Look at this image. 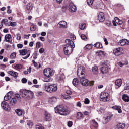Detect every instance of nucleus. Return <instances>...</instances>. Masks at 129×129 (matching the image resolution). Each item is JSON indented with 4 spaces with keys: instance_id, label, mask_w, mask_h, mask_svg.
Returning <instances> with one entry per match:
<instances>
[{
    "instance_id": "obj_13",
    "label": "nucleus",
    "mask_w": 129,
    "mask_h": 129,
    "mask_svg": "<svg viewBox=\"0 0 129 129\" xmlns=\"http://www.w3.org/2000/svg\"><path fill=\"white\" fill-rule=\"evenodd\" d=\"M119 44H120L121 46H125V45H129V40H127V39H123L119 41Z\"/></svg>"
},
{
    "instance_id": "obj_60",
    "label": "nucleus",
    "mask_w": 129,
    "mask_h": 129,
    "mask_svg": "<svg viewBox=\"0 0 129 129\" xmlns=\"http://www.w3.org/2000/svg\"><path fill=\"white\" fill-rule=\"evenodd\" d=\"M66 93L68 95H71V94H72V92L69 90H68L66 92Z\"/></svg>"
},
{
    "instance_id": "obj_8",
    "label": "nucleus",
    "mask_w": 129,
    "mask_h": 129,
    "mask_svg": "<svg viewBox=\"0 0 129 129\" xmlns=\"http://www.w3.org/2000/svg\"><path fill=\"white\" fill-rule=\"evenodd\" d=\"M55 71L51 69H46L44 70V74L46 77H51L54 75Z\"/></svg>"
},
{
    "instance_id": "obj_36",
    "label": "nucleus",
    "mask_w": 129,
    "mask_h": 129,
    "mask_svg": "<svg viewBox=\"0 0 129 129\" xmlns=\"http://www.w3.org/2000/svg\"><path fill=\"white\" fill-rule=\"evenodd\" d=\"M37 30V26L35 25L32 24L30 27V31L32 32H35Z\"/></svg>"
},
{
    "instance_id": "obj_34",
    "label": "nucleus",
    "mask_w": 129,
    "mask_h": 129,
    "mask_svg": "<svg viewBox=\"0 0 129 129\" xmlns=\"http://www.w3.org/2000/svg\"><path fill=\"white\" fill-rule=\"evenodd\" d=\"M78 82V79H77V78H75L73 79L72 83L74 86H77Z\"/></svg>"
},
{
    "instance_id": "obj_35",
    "label": "nucleus",
    "mask_w": 129,
    "mask_h": 129,
    "mask_svg": "<svg viewBox=\"0 0 129 129\" xmlns=\"http://www.w3.org/2000/svg\"><path fill=\"white\" fill-rule=\"evenodd\" d=\"M8 26H11V27H15L17 26V23L15 22H11L8 23Z\"/></svg>"
},
{
    "instance_id": "obj_52",
    "label": "nucleus",
    "mask_w": 129,
    "mask_h": 129,
    "mask_svg": "<svg viewBox=\"0 0 129 129\" xmlns=\"http://www.w3.org/2000/svg\"><path fill=\"white\" fill-rule=\"evenodd\" d=\"M44 52L45 49L43 48H41L39 50V52L40 53V54H43V53H44Z\"/></svg>"
},
{
    "instance_id": "obj_64",
    "label": "nucleus",
    "mask_w": 129,
    "mask_h": 129,
    "mask_svg": "<svg viewBox=\"0 0 129 129\" xmlns=\"http://www.w3.org/2000/svg\"><path fill=\"white\" fill-rule=\"evenodd\" d=\"M71 38L72 40H76V37H75V35H71Z\"/></svg>"
},
{
    "instance_id": "obj_63",
    "label": "nucleus",
    "mask_w": 129,
    "mask_h": 129,
    "mask_svg": "<svg viewBox=\"0 0 129 129\" xmlns=\"http://www.w3.org/2000/svg\"><path fill=\"white\" fill-rule=\"evenodd\" d=\"M104 41L105 42V45H108V41H107V39L104 38Z\"/></svg>"
},
{
    "instance_id": "obj_46",
    "label": "nucleus",
    "mask_w": 129,
    "mask_h": 129,
    "mask_svg": "<svg viewBox=\"0 0 129 129\" xmlns=\"http://www.w3.org/2000/svg\"><path fill=\"white\" fill-rule=\"evenodd\" d=\"M80 37H81L82 40H84V41L87 40V37L84 34H82L80 36Z\"/></svg>"
},
{
    "instance_id": "obj_24",
    "label": "nucleus",
    "mask_w": 129,
    "mask_h": 129,
    "mask_svg": "<svg viewBox=\"0 0 129 129\" xmlns=\"http://www.w3.org/2000/svg\"><path fill=\"white\" fill-rule=\"evenodd\" d=\"M125 127V124L120 123L117 125L116 129H123Z\"/></svg>"
},
{
    "instance_id": "obj_39",
    "label": "nucleus",
    "mask_w": 129,
    "mask_h": 129,
    "mask_svg": "<svg viewBox=\"0 0 129 129\" xmlns=\"http://www.w3.org/2000/svg\"><path fill=\"white\" fill-rule=\"evenodd\" d=\"M93 2L94 0H87V3L88 6H91V8H92V5H93Z\"/></svg>"
},
{
    "instance_id": "obj_57",
    "label": "nucleus",
    "mask_w": 129,
    "mask_h": 129,
    "mask_svg": "<svg viewBox=\"0 0 129 129\" xmlns=\"http://www.w3.org/2000/svg\"><path fill=\"white\" fill-rule=\"evenodd\" d=\"M23 46H24V45H23L22 44H17V47L19 49H22V48H23Z\"/></svg>"
},
{
    "instance_id": "obj_61",
    "label": "nucleus",
    "mask_w": 129,
    "mask_h": 129,
    "mask_svg": "<svg viewBox=\"0 0 129 129\" xmlns=\"http://www.w3.org/2000/svg\"><path fill=\"white\" fill-rule=\"evenodd\" d=\"M17 40H18L19 41H20V40H21V34H18L17 35Z\"/></svg>"
},
{
    "instance_id": "obj_29",
    "label": "nucleus",
    "mask_w": 129,
    "mask_h": 129,
    "mask_svg": "<svg viewBox=\"0 0 129 129\" xmlns=\"http://www.w3.org/2000/svg\"><path fill=\"white\" fill-rule=\"evenodd\" d=\"M91 123L92 125L95 128H96L97 127H98V123H97V122L95 121V120H92Z\"/></svg>"
},
{
    "instance_id": "obj_7",
    "label": "nucleus",
    "mask_w": 129,
    "mask_h": 129,
    "mask_svg": "<svg viewBox=\"0 0 129 129\" xmlns=\"http://www.w3.org/2000/svg\"><path fill=\"white\" fill-rule=\"evenodd\" d=\"M101 101H104V102H106L110 100V96L109 94L106 92H102L100 95Z\"/></svg>"
},
{
    "instance_id": "obj_40",
    "label": "nucleus",
    "mask_w": 129,
    "mask_h": 129,
    "mask_svg": "<svg viewBox=\"0 0 129 129\" xmlns=\"http://www.w3.org/2000/svg\"><path fill=\"white\" fill-rule=\"evenodd\" d=\"M93 73H97L98 72V68L97 66L93 67L92 68Z\"/></svg>"
},
{
    "instance_id": "obj_1",
    "label": "nucleus",
    "mask_w": 129,
    "mask_h": 129,
    "mask_svg": "<svg viewBox=\"0 0 129 129\" xmlns=\"http://www.w3.org/2000/svg\"><path fill=\"white\" fill-rule=\"evenodd\" d=\"M85 69L84 67H79L77 71V75L80 78V81L83 86H92L94 84V81L89 82L85 78Z\"/></svg>"
},
{
    "instance_id": "obj_62",
    "label": "nucleus",
    "mask_w": 129,
    "mask_h": 129,
    "mask_svg": "<svg viewBox=\"0 0 129 129\" xmlns=\"http://www.w3.org/2000/svg\"><path fill=\"white\" fill-rule=\"evenodd\" d=\"M110 116H107L105 118V120H106V121H109V120H110Z\"/></svg>"
},
{
    "instance_id": "obj_37",
    "label": "nucleus",
    "mask_w": 129,
    "mask_h": 129,
    "mask_svg": "<svg viewBox=\"0 0 129 129\" xmlns=\"http://www.w3.org/2000/svg\"><path fill=\"white\" fill-rule=\"evenodd\" d=\"M85 27H86V25L84 23L80 24L79 25L80 30H84L85 29Z\"/></svg>"
},
{
    "instance_id": "obj_18",
    "label": "nucleus",
    "mask_w": 129,
    "mask_h": 129,
    "mask_svg": "<svg viewBox=\"0 0 129 129\" xmlns=\"http://www.w3.org/2000/svg\"><path fill=\"white\" fill-rule=\"evenodd\" d=\"M84 118V115L83 114L80 112H78L77 113V119L79 120H81V119H83Z\"/></svg>"
},
{
    "instance_id": "obj_49",
    "label": "nucleus",
    "mask_w": 129,
    "mask_h": 129,
    "mask_svg": "<svg viewBox=\"0 0 129 129\" xmlns=\"http://www.w3.org/2000/svg\"><path fill=\"white\" fill-rule=\"evenodd\" d=\"M90 101L88 98L85 99L84 103L85 104H89Z\"/></svg>"
},
{
    "instance_id": "obj_56",
    "label": "nucleus",
    "mask_w": 129,
    "mask_h": 129,
    "mask_svg": "<svg viewBox=\"0 0 129 129\" xmlns=\"http://www.w3.org/2000/svg\"><path fill=\"white\" fill-rule=\"evenodd\" d=\"M22 83H27V81H28V80L25 78H23L21 80Z\"/></svg>"
},
{
    "instance_id": "obj_21",
    "label": "nucleus",
    "mask_w": 129,
    "mask_h": 129,
    "mask_svg": "<svg viewBox=\"0 0 129 129\" xmlns=\"http://www.w3.org/2000/svg\"><path fill=\"white\" fill-rule=\"evenodd\" d=\"M115 84L118 87H120L121 86V84H122V80L121 79H118L115 81Z\"/></svg>"
},
{
    "instance_id": "obj_32",
    "label": "nucleus",
    "mask_w": 129,
    "mask_h": 129,
    "mask_svg": "<svg viewBox=\"0 0 129 129\" xmlns=\"http://www.w3.org/2000/svg\"><path fill=\"white\" fill-rule=\"evenodd\" d=\"M57 101V98L56 97H52L49 99V103H54Z\"/></svg>"
},
{
    "instance_id": "obj_33",
    "label": "nucleus",
    "mask_w": 129,
    "mask_h": 129,
    "mask_svg": "<svg viewBox=\"0 0 129 129\" xmlns=\"http://www.w3.org/2000/svg\"><path fill=\"white\" fill-rule=\"evenodd\" d=\"M10 103L12 106L15 105V104L17 103V99L16 98H12L10 101Z\"/></svg>"
},
{
    "instance_id": "obj_14",
    "label": "nucleus",
    "mask_w": 129,
    "mask_h": 129,
    "mask_svg": "<svg viewBox=\"0 0 129 129\" xmlns=\"http://www.w3.org/2000/svg\"><path fill=\"white\" fill-rule=\"evenodd\" d=\"M101 71L103 74H107L109 71V69L107 67H102Z\"/></svg>"
},
{
    "instance_id": "obj_5",
    "label": "nucleus",
    "mask_w": 129,
    "mask_h": 129,
    "mask_svg": "<svg viewBox=\"0 0 129 129\" xmlns=\"http://www.w3.org/2000/svg\"><path fill=\"white\" fill-rule=\"evenodd\" d=\"M58 89V87L56 84H51L48 86L44 85V90L46 92L49 93H53V92H56Z\"/></svg>"
},
{
    "instance_id": "obj_45",
    "label": "nucleus",
    "mask_w": 129,
    "mask_h": 129,
    "mask_svg": "<svg viewBox=\"0 0 129 129\" xmlns=\"http://www.w3.org/2000/svg\"><path fill=\"white\" fill-rule=\"evenodd\" d=\"M128 62L127 61H126L125 63H122V62H119L118 63V64L119 65V66H120V67H122L123 65H128Z\"/></svg>"
},
{
    "instance_id": "obj_25",
    "label": "nucleus",
    "mask_w": 129,
    "mask_h": 129,
    "mask_svg": "<svg viewBox=\"0 0 129 129\" xmlns=\"http://www.w3.org/2000/svg\"><path fill=\"white\" fill-rule=\"evenodd\" d=\"M26 9L28 11H31L33 9V3L30 2L26 5Z\"/></svg>"
},
{
    "instance_id": "obj_38",
    "label": "nucleus",
    "mask_w": 129,
    "mask_h": 129,
    "mask_svg": "<svg viewBox=\"0 0 129 129\" xmlns=\"http://www.w3.org/2000/svg\"><path fill=\"white\" fill-rule=\"evenodd\" d=\"M85 50H91L92 49V44H87L85 46Z\"/></svg>"
},
{
    "instance_id": "obj_20",
    "label": "nucleus",
    "mask_w": 129,
    "mask_h": 129,
    "mask_svg": "<svg viewBox=\"0 0 129 129\" xmlns=\"http://www.w3.org/2000/svg\"><path fill=\"white\" fill-rule=\"evenodd\" d=\"M5 39L6 41V42H8L10 43V42H12V35L11 34H6L5 36Z\"/></svg>"
},
{
    "instance_id": "obj_41",
    "label": "nucleus",
    "mask_w": 129,
    "mask_h": 129,
    "mask_svg": "<svg viewBox=\"0 0 129 129\" xmlns=\"http://www.w3.org/2000/svg\"><path fill=\"white\" fill-rule=\"evenodd\" d=\"M27 125L29 126V128H32L33 125V122L31 121L30 120L28 121Z\"/></svg>"
},
{
    "instance_id": "obj_6",
    "label": "nucleus",
    "mask_w": 129,
    "mask_h": 129,
    "mask_svg": "<svg viewBox=\"0 0 129 129\" xmlns=\"http://www.w3.org/2000/svg\"><path fill=\"white\" fill-rule=\"evenodd\" d=\"M19 53L20 54V56H26L22 57V59H28L29 57H30V55H31V50L30 49H23L19 51Z\"/></svg>"
},
{
    "instance_id": "obj_50",
    "label": "nucleus",
    "mask_w": 129,
    "mask_h": 129,
    "mask_svg": "<svg viewBox=\"0 0 129 129\" xmlns=\"http://www.w3.org/2000/svg\"><path fill=\"white\" fill-rule=\"evenodd\" d=\"M36 48H37V49H39V48H41V42H37L36 43Z\"/></svg>"
},
{
    "instance_id": "obj_26",
    "label": "nucleus",
    "mask_w": 129,
    "mask_h": 129,
    "mask_svg": "<svg viewBox=\"0 0 129 129\" xmlns=\"http://www.w3.org/2000/svg\"><path fill=\"white\" fill-rule=\"evenodd\" d=\"M95 48H99V49H102V44L100 42H97L94 45Z\"/></svg>"
},
{
    "instance_id": "obj_43",
    "label": "nucleus",
    "mask_w": 129,
    "mask_h": 129,
    "mask_svg": "<svg viewBox=\"0 0 129 129\" xmlns=\"http://www.w3.org/2000/svg\"><path fill=\"white\" fill-rule=\"evenodd\" d=\"M6 95L8 96L9 98H12L13 97V91L9 92Z\"/></svg>"
},
{
    "instance_id": "obj_44",
    "label": "nucleus",
    "mask_w": 129,
    "mask_h": 129,
    "mask_svg": "<svg viewBox=\"0 0 129 129\" xmlns=\"http://www.w3.org/2000/svg\"><path fill=\"white\" fill-rule=\"evenodd\" d=\"M8 22L9 20L7 19H4L1 21V23H3L5 25H8V23H9Z\"/></svg>"
},
{
    "instance_id": "obj_27",
    "label": "nucleus",
    "mask_w": 129,
    "mask_h": 129,
    "mask_svg": "<svg viewBox=\"0 0 129 129\" xmlns=\"http://www.w3.org/2000/svg\"><path fill=\"white\" fill-rule=\"evenodd\" d=\"M45 120L46 121H51V114L48 113H45Z\"/></svg>"
},
{
    "instance_id": "obj_19",
    "label": "nucleus",
    "mask_w": 129,
    "mask_h": 129,
    "mask_svg": "<svg viewBox=\"0 0 129 129\" xmlns=\"http://www.w3.org/2000/svg\"><path fill=\"white\" fill-rule=\"evenodd\" d=\"M8 74L11 75V76H13V77H18V73L17 72L10 71L8 72Z\"/></svg>"
},
{
    "instance_id": "obj_55",
    "label": "nucleus",
    "mask_w": 129,
    "mask_h": 129,
    "mask_svg": "<svg viewBox=\"0 0 129 129\" xmlns=\"http://www.w3.org/2000/svg\"><path fill=\"white\" fill-rule=\"evenodd\" d=\"M9 99H11V98H9V97L7 95H6L4 97V100L5 101H8V100H9Z\"/></svg>"
},
{
    "instance_id": "obj_54",
    "label": "nucleus",
    "mask_w": 129,
    "mask_h": 129,
    "mask_svg": "<svg viewBox=\"0 0 129 129\" xmlns=\"http://www.w3.org/2000/svg\"><path fill=\"white\" fill-rule=\"evenodd\" d=\"M63 97L64 98V99H70V98H71V97L69 95H64V96H63Z\"/></svg>"
},
{
    "instance_id": "obj_53",
    "label": "nucleus",
    "mask_w": 129,
    "mask_h": 129,
    "mask_svg": "<svg viewBox=\"0 0 129 129\" xmlns=\"http://www.w3.org/2000/svg\"><path fill=\"white\" fill-rule=\"evenodd\" d=\"M106 25H107V26H108V27H111V22L109 21H107L106 22Z\"/></svg>"
},
{
    "instance_id": "obj_59",
    "label": "nucleus",
    "mask_w": 129,
    "mask_h": 129,
    "mask_svg": "<svg viewBox=\"0 0 129 129\" xmlns=\"http://www.w3.org/2000/svg\"><path fill=\"white\" fill-rule=\"evenodd\" d=\"M81 102H77L76 103V106L77 107H80L81 106Z\"/></svg>"
},
{
    "instance_id": "obj_28",
    "label": "nucleus",
    "mask_w": 129,
    "mask_h": 129,
    "mask_svg": "<svg viewBox=\"0 0 129 129\" xmlns=\"http://www.w3.org/2000/svg\"><path fill=\"white\" fill-rule=\"evenodd\" d=\"M122 99L125 101V102H129V96L126 94H124L123 95Z\"/></svg>"
},
{
    "instance_id": "obj_16",
    "label": "nucleus",
    "mask_w": 129,
    "mask_h": 129,
    "mask_svg": "<svg viewBox=\"0 0 129 129\" xmlns=\"http://www.w3.org/2000/svg\"><path fill=\"white\" fill-rule=\"evenodd\" d=\"M58 25H59V28H62V29L67 28V22L64 21H60Z\"/></svg>"
},
{
    "instance_id": "obj_12",
    "label": "nucleus",
    "mask_w": 129,
    "mask_h": 129,
    "mask_svg": "<svg viewBox=\"0 0 129 129\" xmlns=\"http://www.w3.org/2000/svg\"><path fill=\"white\" fill-rule=\"evenodd\" d=\"M98 19L99 22H104L105 20V17L104 16V13L100 12L98 16Z\"/></svg>"
},
{
    "instance_id": "obj_4",
    "label": "nucleus",
    "mask_w": 129,
    "mask_h": 129,
    "mask_svg": "<svg viewBox=\"0 0 129 129\" xmlns=\"http://www.w3.org/2000/svg\"><path fill=\"white\" fill-rule=\"evenodd\" d=\"M56 113H59L60 115H67L68 114V110L65 109L64 105H60L54 108Z\"/></svg>"
},
{
    "instance_id": "obj_42",
    "label": "nucleus",
    "mask_w": 129,
    "mask_h": 129,
    "mask_svg": "<svg viewBox=\"0 0 129 129\" xmlns=\"http://www.w3.org/2000/svg\"><path fill=\"white\" fill-rule=\"evenodd\" d=\"M98 112H99V114H101V113H104V109L102 108H100L99 110H97Z\"/></svg>"
},
{
    "instance_id": "obj_22",
    "label": "nucleus",
    "mask_w": 129,
    "mask_h": 129,
    "mask_svg": "<svg viewBox=\"0 0 129 129\" xmlns=\"http://www.w3.org/2000/svg\"><path fill=\"white\" fill-rule=\"evenodd\" d=\"M113 109H115V110H117L119 113H121L122 112V110H121V107L120 106H114L112 107Z\"/></svg>"
},
{
    "instance_id": "obj_48",
    "label": "nucleus",
    "mask_w": 129,
    "mask_h": 129,
    "mask_svg": "<svg viewBox=\"0 0 129 129\" xmlns=\"http://www.w3.org/2000/svg\"><path fill=\"white\" fill-rule=\"evenodd\" d=\"M16 55H17V53H16V52H13L11 53V54L10 55V57L12 59H15L16 58Z\"/></svg>"
},
{
    "instance_id": "obj_47",
    "label": "nucleus",
    "mask_w": 129,
    "mask_h": 129,
    "mask_svg": "<svg viewBox=\"0 0 129 129\" xmlns=\"http://www.w3.org/2000/svg\"><path fill=\"white\" fill-rule=\"evenodd\" d=\"M108 65H109V63H108V61H104L103 63V67H108Z\"/></svg>"
},
{
    "instance_id": "obj_15",
    "label": "nucleus",
    "mask_w": 129,
    "mask_h": 129,
    "mask_svg": "<svg viewBox=\"0 0 129 129\" xmlns=\"http://www.w3.org/2000/svg\"><path fill=\"white\" fill-rule=\"evenodd\" d=\"M121 50H122V48L120 47H118L114 49L113 50L114 55L116 56H119V55H120V53H121Z\"/></svg>"
},
{
    "instance_id": "obj_3",
    "label": "nucleus",
    "mask_w": 129,
    "mask_h": 129,
    "mask_svg": "<svg viewBox=\"0 0 129 129\" xmlns=\"http://www.w3.org/2000/svg\"><path fill=\"white\" fill-rule=\"evenodd\" d=\"M20 94L23 98H25L28 100L32 99L34 96V93L32 91L21 89L20 90Z\"/></svg>"
},
{
    "instance_id": "obj_58",
    "label": "nucleus",
    "mask_w": 129,
    "mask_h": 129,
    "mask_svg": "<svg viewBox=\"0 0 129 129\" xmlns=\"http://www.w3.org/2000/svg\"><path fill=\"white\" fill-rule=\"evenodd\" d=\"M72 121H70L68 122V126H69V127H71V126H72Z\"/></svg>"
},
{
    "instance_id": "obj_10",
    "label": "nucleus",
    "mask_w": 129,
    "mask_h": 129,
    "mask_svg": "<svg viewBox=\"0 0 129 129\" xmlns=\"http://www.w3.org/2000/svg\"><path fill=\"white\" fill-rule=\"evenodd\" d=\"M1 107L3 108V109H4V110H6L7 111H8V110H10L11 109L10 105H9V104L7 103L6 101H3L2 102Z\"/></svg>"
},
{
    "instance_id": "obj_30",
    "label": "nucleus",
    "mask_w": 129,
    "mask_h": 129,
    "mask_svg": "<svg viewBox=\"0 0 129 129\" xmlns=\"http://www.w3.org/2000/svg\"><path fill=\"white\" fill-rule=\"evenodd\" d=\"M43 81H44V82H51V81H53V79L51 77H46L44 78Z\"/></svg>"
},
{
    "instance_id": "obj_31",
    "label": "nucleus",
    "mask_w": 129,
    "mask_h": 129,
    "mask_svg": "<svg viewBox=\"0 0 129 129\" xmlns=\"http://www.w3.org/2000/svg\"><path fill=\"white\" fill-rule=\"evenodd\" d=\"M115 21L118 25H122V23H123V22H122V20H121L118 17L115 18Z\"/></svg>"
},
{
    "instance_id": "obj_2",
    "label": "nucleus",
    "mask_w": 129,
    "mask_h": 129,
    "mask_svg": "<svg viewBox=\"0 0 129 129\" xmlns=\"http://www.w3.org/2000/svg\"><path fill=\"white\" fill-rule=\"evenodd\" d=\"M66 43L67 44L64 46L63 51L65 55L69 56V55L72 54L73 49L75 48V45L73 41L68 39L66 40Z\"/></svg>"
},
{
    "instance_id": "obj_17",
    "label": "nucleus",
    "mask_w": 129,
    "mask_h": 129,
    "mask_svg": "<svg viewBox=\"0 0 129 129\" xmlns=\"http://www.w3.org/2000/svg\"><path fill=\"white\" fill-rule=\"evenodd\" d=\"M91 8L92 9H99L100 8V2L99 1L94 2L93 6Z\"/></svg>"
},
{
    "instance_id": "obj_11",
    "label": "nucleus",
    "mask_w": 129,
    "mask_h": 129,
    "mask_svg": "<svg viewBox=\"0 0 129 129\" xmlns=\"http://www.w3.org/2000/svg\"><path fill=\"white\" fill-rule=\"evenodd\" d=\"M15 112L18 116H23V119H27L26 118L24 117V114H25V110H22L21 109H17L15 110Z\"/></svg>"
},
{
    "instance_id": "obj_9",
    "label": "nucleus",
    "mask_w": 129,
    "mask_h": 129,
    "mask_svg": "<svg viewBox=\"0 0 129 129\" xmlns=\"http://www.w3.org/2000/svg\"><path fill=\"white\" fill-rule=\"evenodd\" d=\"M69 12L75 13L77 11L76 6L74 5L73 2H70L68 7Z\"/></svg>"
},
{
    "instance_id": "obj_51",
    "label": "nucleus",
    "mask_w": 129,
    "mask_h": 129,
    "mask_svg": "<svg viewBox=\"0 0 129 129\" xmlns=\"http://www.w3.org/2000/svg\"><path fill=\"white\" fill-rule=\"evenodd\" d=\"M34 67H36V68H37L38 67V63H37L35 60H33L32 61Z\"/></svg>"
},
{
    "instance_id": "obj_23",
    "label": "nucleus",
    "mask_w": 129,
    "mask_h": 129,
    "mask_svg": "<svg viewBox=\"0 0 129 129\" xmlns=\"http://www.w3.org/2000/svg\"><path fill=\"white\" fill-rule=\"evenodd\" d=\"M14 69H16V70H18V71H20L22 68H23V65L21 64H17L13 67Z\"/></svg>"
}]
</instances>
